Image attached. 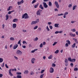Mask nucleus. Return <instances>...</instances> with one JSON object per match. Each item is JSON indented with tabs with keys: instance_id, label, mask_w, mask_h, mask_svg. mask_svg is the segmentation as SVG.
<instances>
[{
	"instance_id": "f257e3e1",
	"label": "nucleus",
	"mask_w": 78,
	"mask_h": 78,
	"mask_svg": "<svg viewBox=\"0 0 78 78\" xmlns=\"http://www.w3.org/2000/svg\"><path fill=\"white\" fill-rule=\"evenodd\" d=\"M29 17H28V14L27 13H25L23 15L22 18V19H28Z\"/></svg>"
},
{
	"instance_id": "c9c22d12",
	"label": "nucleus",
	"mask_w": 78,
	"mask_h": 78,
	"mask_svg": "<svg viewBox=\"0 0 78 78\" xmlns=\"http://www.w3.org/2000/svg\"><path fill=\"white\" fill-rule=\"evenodd\" d=\"M46 30L48 31H50V29L48 28V27L47 26L46 27Z\"/></svg>"
},
{
	"instance_id": "5fc2aeb1",
	"label": "nucleus",
	"mask_w": 78,
	"mask_h": 78,
	"mask_svg": "<svg viewBox=\"0 0 78 78\" xmlns=\"http://www.w3.org/2000/svg\"><path fill=\"white\" fill-rule=\"evenodd\" d=\"M49 28L50 30H52V29H53V27H52L51 26H49Z\"/></svg>"
},
{
	"instance_id": "052dcab7",
	"label": "nucleus",
	"mask_w": 78,
	"mask_h": 78,
	"mask_svg": "<svg viewBox=\"0 0 78 78\" xmlns=\"http://www.w3.org/2000/svg\"><path fill=\"white\" fill-rule=\"evenodd\" d=\"M65 66H68V62H65Z\"/></svg>"
},
{
	"instance_id": "9b49d317",
	"label": "nucleus",
	"mask_w": 78,
	"mask_h": 78,
	"mask_svg": "<svg viewBox=\"0 0 78 78\" xmlns=\"http://www.w3.org/2000/svg\"><path fill=\"white\" fill-rule=\"evenodd\" d=\"M24 2V1H23V0H22L20 2H18L17 3L18 5H20L21 4H22V3H23Z\"/></svg>"
},
{
	"instance_id": "6ab92c4d",
	"label": "nucleus",
	"mask_w": 78,
	"mask_h": 78,
	"mask_svg": "<svg viewBox=\"0 0 78 78\" xmlns=\"http://www.w3.org/2000/svg\"><path fill=\"white\" fill-rule=\"evenodd\" d=\"M37 49H34L33 50H32L31 51V52L33 53H34V52H35V51H37Z\"/></svg>"
},
{
	"instance_id": "cd10ccee",
	"label": "nucleus",
	"mask_w": 78,
	"mask_h": 78,
	"mask_svg": "<svg viewBox=\"0 0 78 78\" xmlns=\"http://www.w3.org/2000/svg\"><path fill=\"white\" fill-rule=\"evenodd\" d=\"M16 77L17 78H22V76L20 75H18Z\"/></svg>"
},
{
	"instance_id": "5701e85b",
	"label": "nucleus",
	"mask_w": 78,
	"mask_h": 78,
	"mask_svg": "<svg viewBox=\"0 0 78 78\" xmlns=\"http://www.w3.org/2000/svg\"><path fill=\"white\" fill-rule=\"evenodd\" d=\"M10 41H14L15 40L14 38L13 37H11L10 38Z\"/></svg>"
},
{
	"instance_id": "4be33fe9",
	"label": "nucleus",
	"mask_w": 78,
	"mask_h": 78,
	"mask_svg": "<svg viewBox=\"0 0 78 78\" xmlns=\"http://www.w3.org/2000/svg\"><path fill=\"white\" fill-rule=\"evenodd\" d=\"M39 8H40V9H44V7H42V5H40L39 6Z\"/></svg>"
},
{
	"instance_id": "58836bf2",
	"label": "nucleus",
	"mask_w": 78,
	"mask_h": 78,
	"mask_svg": "<svg viewBox=\"0 0 78 78\" xmlns=\"http://www.w3.org/2000/svg\"><path fill=\"white\" fill-rule=\"evenodd\" d=\"M38 28V26H36L34 28V30H36L37 28Z\"/></svg>"
},
{
	"instance_id": "4d7b16f0",
	"label": "nucleus",
	"mask_w": 78,
	"mask_h": 78,
	"mask_svg": "<svg viewBox=\"0 0 78 78\" xmlns=\"http://www.w3.org/2000/svg\"><path fill=\"white\" fill-rule=\"evenodd\" d=\"M65 46L66 47H68L69 46V44H68L67 43H66L65 44Z\"/></svg>"
},
{
	"instance_id": "3c124183",
	"label": "nucleus",
	"mask_w": 78,
	"mask_h": 78,
	"mask_svg": "<svg viewBox=\"0 0 78 78\" xmlns=\"http://www.w3.org/2000/svg\"><path fill=\"white\" fill-rule=\"evenodd\" d=\"M21 40H20L18 42V44H21Z\"/></svg>"
},
{
	"instance_id": "774afa93",
	"label": "nucleus",
	"mask_w": 78,
	"mask_h": 78,
	"mask_svg": "<svg viewBox=\"0 0 78 78\" xmlns=\"http://www.w3.org/2000/svg\"><path fill=\"white\" fill-rule=\"evenodd\" d=\"M43 1L44 2H48V1H49V0H43Z\"/></svg>"
},
{
	"instance_id": "a878e982",
	"label": "nucleus",
	"mask_w": 78,
	"mask_h": 78,
	"mask_svg": "<svg viewBox=\"0 0 78 78\" xmlns=\"http://www.w3.org/2000/svg\"><path fill=\"white\" fill-rule=\"evenodd\" d=\"M37 40H38V37H36L34 39V41H37Z\"/></svg>"
},
{
	"instance_id": "f704fd0d",
	"label": "nucleus",
	"mask_w": 78,
	"mask_h": 78,
	"mask_svg": "<svg viewBox=\"0 0 78 78\" xmlns=\"http://www.w3.org/2000/svg\"><path fill=\"white\" fill-rule=\"evenodd\" d=\"M72 6V5L71 4H70L68 5V7L69 8H70Z\"/></svg>"
},
{
	"instance_id": "e2e57ef3",
	"label": "nucleus",
	"mask_w": 78,
	"mask_h": 78,
	"mask_svg": "<svg viewBox=\"0 0 78 78\" xmlns=\"http://www.w3.org/2000/svg\"><path fill=\"white\" fill-rule=\"evenodd\" d=\"M48 25H51V24H52V23L50 22H49L48 23Z\"/></svg>"
},
{
	"instance_id": "1a4fd4ad",
	"label": "nucleus",
	"mask_w": 78,
	"mask_h": 78,
	"mask_svg": "<svg viewBox=\"0 0 78 78\" xmlns=\"http://www.w3.org/2000/svg\"><path fill=\"white\" fill-rule=\"evenodd\" d=\"M18 47V44H16L13 46V48L14 50H15V49H16V48H17Z\"/></svg>"
},
{
	"instance_id": "20e7f679",
	"label": "nucleus",
	"mask_w": 78,
	"mask_h": 78,
	"mask_svg": "<svg viewBox=\"0 0 78 78\" xmlns=\"http://www.w3.org/2000/svg\"><path fill=\"white\" fill-rule=\"evenodd\" d=\"M16 54L17 55H22V52L20 50H17L16 51Z\"/></svg>"
},
{
	"instance_id": "c03bdc74",
	"label": "nucleus",
	"mask_w": 78,
	"mask_h": 78,
	"mask_svg": "<svg viewBox=\"0 0 78 78\" xmlns=\"http://www.w3.org/2000/svg\"><path fill=\"white\" fill-rule=\"evenodd\" d=\"M11 8H12V6H10L9 8L7 9L8 11H10V9H11Z\"/></svg>"
},
{
	"instance_id": "0e129e2a",
	"label": "nucleus",
	"mask_w": 78,
	"mask_h": 78,
	"mask_svg": "<svg viewBox=\"0 0 78 78\" xmlns=\"http://www.w3.org/2000/svg\"><path fill=\"white\" fill-rule=\"evenodd\" d=\"M59 33V31H57L55 32V34H58Z\"/></svg>"
},
{
	"instance_id": "dca6fc26",
	"label": "nucleus",
	"mask_w": 78,
	"mask_h": 78,
	"mask_svg": "<svg viewBox=\"0 0 78 78\" xmlns=\"http://www.w3.org/2000/svg\"><path fill=\"white\" fill-rule=\"evenodd\" d=\"M18 21V19H17L15 18L13 20V22H17Z\"/></svg>"
},
{
	"instance_id": "f8f14e48",
	"label": "nucleus",
	"mask_w": 78,
	"mask_h": 78,
	"mask_svg": "<svg viewBox=\"0 0 78 78\" xmlns=\"http://www.w3.org/2000/svg\"><path fill=\"white\" fill-rule=\"evenodd\" d=\"M69 35L71 36H72V37H75V36H76L75 34H73L72 33H70Z\"/></svg>"
},
{
	"instance_id": "2f4dec72",
	"label": "nucleus",
	"mask_w": 78,
	"mask_h": 78,
	"mask_svg": "<svg viewBox=\"0 0 78 78\" xmlns=\"http://www.w3.org/2000/svg\"><path fill=\"white\" fill-rule=\"evenodd\" d=\"M36 0H34L32 2V4H34V3H36Z\"/></svg>"
},
{
	"instance_id": "c756f323",
	"label": "nucleus",
	"mask_w": 78,
	"mask_h": 78,
	"mask_svg": "<svg viewBox=\"0 0 78 78\" xmlns=\"http://www.w3.org/2000/svg\"><path fill=\"white\" fill-rule=\"evenodd\" d=\"M66 42L68 43V44L69 45L70 44V41L69 40H67Z\"/></svg>"
},
{
	"instance_id": "4468645a",
	"label": "nucleus",
	"mask_w": 78,
	"mask_h": 78,
	"mask_svg": "<svg viewBox=\"0 0 78 78\" xmlns=\"http://www.w3.org/2000/svg\"><path fill=\"white\" fill-rule=\"evenodd\" d=\"M37 23V21H32L31 24V25H33L34 24H36V23Z\"/></svg>"
},
{
	"instance_id": "0eeeda50",
	"label": "nucleus",
	"mask_w": 78,
	"mask_h": 78,
	"mask_svg": "<svg viewBox=\"0 0 78 78\" xmlns=\"http://www.w3.org/2000/svg\"><path fill=\"white\" fill-rule=\"evenodd\" d=\"M55 6H56L57 8H59V4H58V2L57 1H55Z\"/></svg>"
},
{
	"instance_id": "49530a36",
	"label": "nucleus",
	"mask_w": 78,
	"mask_h": 78,
	"mask_svg": "<svg viewBox=\"0 0 78 78\" xmlns=\"http://www.w3.org/2000/svg\"><path fill=\"white\" fill-rule=\"evenodd\" d=\"M5 66L7 69H8L9 68V67L8 66V65H7V64H5Z\"/></svg>"
},
{
	"instance_id": "603ef678",
	"label": "nucleus",
	"mask_w": 78,
	"mask_h": 78,
	"mask_svg": "<svg viewBox=\"0 0 78 78\" xmlns=\"http://www.w3.org/2000/svg\"><path fill=\"white\" fill-rule=\"evenodd\" d=\"M14 58L16 60H18V58H17V57L16 56H14Z\"/></svg>"
},
{
	"instance_id": "aec40b11",
	"label": "nucleus",
	"mask_w": 78,
	"mask_h": 78,
	"mask_svg": "<svg viewBox=\"0 0 78 78\" xmlns=\"http://www.w3.org/2000/svg\"><path fill=\"white\" fill-rule=\"evenodd\" d=\"M53 57V55H51L48 57V59H51L52 58V57Z\"/></svg>"
},
{
	"instance_id": "37998d69",
	"label": "nucleus",
	"mask_w": 78,
	"mask_h": 78,
	"mask_svg": "<svg viewBox=\"0 0 78 78\" xmlns=\"http://www.w3.org/2000/svg\"><path fill=\"white\" fill-rule=\"evenodd\" d=\"M75 61H76V59L75 58L73 59L72 60V62H75Z\"/></svg>"
},
{
	"instance_id": "2eb2a0df",
	"label": "nucleus",
	"mask_w": 78,
	"mask_h": 78,
	"mask_svg": "<svg viewBox=\"0 0 78 78\" xmlns=\"http://www.w3.org/2000/svg\"><path fill=\"white\" fill-rule=\"evenodd\" d=\"M6 19H5V20H8L9 19V16H8V15L7 14L5 16Z\"/></svg>"
},
{
	"instance_id": "4c0bfd02",
	"label": "nucleus",
	"mask_w": 78,
	"mask_h": 78,
	"mask_svg": "<svg viewBox=\"0 0 78 78\" xmlns=\"http://www.w3.org/2000/svg\"><path fill=\"white\" fill-rule=\"evenodd\" d=\"M44 74H41L40 76V77L41 78H43V77L44 76Z\"/></svg>"
},
{
	"instance_id": "39448f33",
	"label": "nucleus",
	"mask_w": 78,
	"mask_h": 78,
	"mask_svg": "<svg viewBox=\"0 0 78 78\" xmlns=\"http://www.w3.org/2000/svg\"><path fill=\"white\" fill-rule=\"evenodd\" d=\"M49 72L51 73H53L54 72V69L51 67L50 69Z\"/></svg>"
},
{
	"instance_id": "412c9836",
	"label": "nucleus",
	"mask_w": 78,
	"mask_h": 78,
	"mask_svg": "<svg viewBox=\"0 0 78 78\" xmlns=\"http://www.w3.org/2000/svg\"><path fill=\"white\" fill-rule=\"evenodd\" d=\"M48 4L49 6H52V3L51 2H49Z\"/></svg>"
},
{
	"instance_id": "338daca9",
	"label": "nucleus",
	"mask_w": 78,
	"mask_h": 78,
	"mask_svg": "<svg viewBox=\"0 0 78 78\" xmlns=\"http://www.w3.org/2000/svg\"><path fill=\"white\" fill-rule=\"evenodd\" d=\"M3 76V74H0V78H2Z\"/></svg>"
},
{
	"instance_id": "c85d7f7f",
	"label": "nucleus",
	"mask_w": 78,
	"mask_h": 78,
	"mask_svg": "<svg viewBox=\"0 0 78 78\" xmlns=\"http://www.w3.org/2000/svg\"><path fill=\"white\" fill-rule=\"evenodd\" d=\"M39 6V4H37V5H35L34 6V8H37V7Z\"/></svg>"
},
{
	"instance_id": "b1692460",
	"label": "nucleus",
	"mask_w": 78,
	"mask_h": 78,
	"mask_svg": "<svg viewBox=\"0 0 78 78\" xmlns=\"http://www.w3.org/2000/svg\"><path fill=\"white\" fill-rule=\"evenodd\" d=\"M75 45H76V43H74V44L73 45H72V48H75Z\"/></svg>"
},
{
	"instance_id": "a19ab883",
	"label": "nucleus",
	"mask_w": 78,
	"mask_h": 78,
	"mask_svg": "<svg viewBox=\"0 0 78 78\" xmlns=\"http://www.w3.org/2000/svg\"><path fill=\"white\" fill-rule=\"evenodd\" d=\"M30 74L31 75H34V73L33 71H31L30 73Z\"/></svg>"
},
{
	"instance_id": "864d4df0",
	"label": "nucleus",
	"mask_w": 78,
	"mask_h": 78,
	"mask_svg": "<svg viewBox=\"0 0 78 78\" xmlns=\"http://www.w3.org/2000/svg\"><path fill=\"white\" fill-rule=\"evenodd\" d=\"M23 44H27V43L26 42V41H23Z\"/></svg>"
},
{
	"instance_id": "de8ad7c7",
	"label": "nucleus",
	"mask_w": 78,
	"mask_h": 78,
	"mask_svg": "<svg viewBox=\"0 0 78 78\" xmlns=\"http://www.w3.org/2000/svg\"><path fill=\"white\" fill-rule=\"evenodd\" d=\"M45 71V69H43L41 71V73H43L44 71Z\"/></svg>"
},
{
	"instance_id": "72a5a7b5",
	"label": "nucleus",
	"mask_w": 78,
	"mask_h": 78,
	"mask_svg": "<svg viewBox=\"0 0 78 78\" xmlns=\"http://www.w3.org/2000/svg\"><path fill=\"white\" fill-rule=\"evenodd\" d=\"M68 60L69 61H70V62H72V58H68Z\"/></svg>"
},
{
	"instance_id": "9d476101",
	"label": "nucleus",
	"mask_w": 78,
	"mask_h": 78,
	"mask_svg": "<svg viewBox=\"0 0 78 78\" xmlns=\"http://www.w3.org/2000/svg\"><path fill=\"white\" fill-rule=\"evenodd\" d=\"M35 60H36V59L34 58H33L31 60V62L32 64H34V61H35Z\"/></svg>"
},
{
	"instance_id": "ddd939ff",
	"label": "nucleus",
	"mask_w": 78,
	"mask_h": 78,
	"mask_svg": "<svg viewBox=\"0 0 78 78\" xmlns=\"http://www.w3.org/2000/svg\"><path fill=\"white\" fill-rule=\"evenodd\" d=\"M59 24V23H55L54 24V26L56 28H58L59 27L58 26Z\"/></svg>"
},
{
	"instance_id": "6e6552de",
	"label": "nucleus",
	"mask_w": 78,
	"mask_h": 78,
	"mask_svg": "<svg viewBox=\"0 0 78 78\" xmlns=\"http://www.w3.org/2000/svg\"><path fill=\"white\" fill-rule=\"evenodd\" d=\"M69 14L68 12H66L64 14L63 18H66V15H67Z\"/></svg>"
},
{
	"instance_id": "e433bc0d",
	"label": "nucleus",
	"mask_w": 78,
	"mask_h": 78,
	"mask_svg": "<svg viewBox=\"0 0 78 78\" xmlns=\"http://www.w3.org/2000/svg\"><path fill=\"white\" fill-rule=\"evenodd\" d=\"M73 40L76 43H78V42H77V40L75 38H73Z\"/></svg>"
},
{
	"instance_id": "13d9d810",
	"label": "nucleus",
	"mask_w": 78,
	"mask_h": 78,
	"mask_svg": "<svg viewBox=\"0 0 78 78\" xmlns=\"http://www.w3.org/2000/svg\"><path fill=\"white\" fill-rule=\"evenodd\" d=\"M68 60L66 58H65V62H68Z\"/></svg>"
},
{
	"instance_id": "69168bd1",
	"label": "nucleus",
	"mask_w": 78,
	"mask_h": 78,
	"mask_svg": "<svg viewBox=\"0 0 78 78\" xmlns=\"http://www.w3.org/2000/svg\"><path fill=\"white\" fill-rule=\"evenodd\" d=\"M22 47L23 48H26V46L25 45H23L22 46Z\"/></svg>"
},
{
	"instance_id": "f3484780",
	"label": "nucleus",
	"mask_w": 78,
	"mask_h": 78,
	"mask_svg": "<svg viewBox=\"0 0 78 78\" xmlns=\"http://www.w3.org/2000/svg\"><path fill=\"white\" fill-rule=\"evenodd\" d=\"M24 73L26 74H28V70H26L24 71Z\"/></svg>"
},
{
	"instance_id": "09e8293b",
	"label": "nucleus",
	"mask_w": 78,
	"mask_h": 78,
	"mask_svg": "<svg viewBox=\"0 0 78 78\" xmlns=\"http://www.w3.org/2000/svg\"><path fill=\"white\" fill-rule=\"evenodd\" d=\"M78 68L76 67L75 68H74V71H77V70H78Z\"/></svg>"
},
{
	"instance_id": "6e6d98bb",
	"label": "nucleus",
	"mask_w": 78,
	"mask_h": 78,
	"mask_svg": "<svg viewBox=\"0 0 78 78\" xmlns=\"http://www.w3.org/2000/svg\"><path fill=\"white\" fill-rule=\"evenodd\" d=\"M64 15V14L63 13H61L60 14H58V16H63Z\"/></svg>"
},
{
	"instance_id": "79ce46f5",
	"label": "nucleus",
	"mask_w": 78,
	"mask_h": 78,
	"mask_svg": "<svg viewBox=\"0 0 78 78\" xmlns=\"http://www.w3.org/2000/svg\"><path fill=\"white\" fill-rule=\"evenodd\" d=\"M16 74L17 75H21L22 73L21 72H17L16 73Z\"/></svg>"
},
{
	"instance_id": "7c9ffc66",
	"label": "nucleus",
	"mask_w": 78,
	"mask_h": 78,
	"mask_svg": "<svg viewBox=\"0 0 78 78\" xmlns=\"http://www.w3.org/2000/svg\"><path fill=\"white\" fill-rule=\"evenodd\" d=\"M3 61V59L2 58H0V62H2Z\"/></svg>"
},
{
	"instance_id": "7ed1b4c3",
	"label": "nucleus",
	"mask_w": 78,
	"mask_h": 78,
	"mask_svg": "<svg viewBox=\"0 0 78 78\" xmlns=\"http://www.w3.org/2000/svg\"><path fill=\"white\" fill-rule=\"evenodd\" d=\"M42 11V10H41L40 9L38 10L37 12L36 13L37 16H41V13Z\"/></svg>"
},
{
	"instance_id": "bf43d9fd",
	"label": "nucleus",
	"mask_w": 78,
	"mask_h": 78,
	"mask_svg": "<svg viewBox=\"0 0 78 78\" xmlns=\"http://www.w3.org/2000/svg\"><path fill=\"white\" fill-rule=\"evenodd\" d=\"M70 66H71V67H73V63H71Z\"/></svg>"
},
{
	"instance_id": "423d86ee",
	"label": "nucleus",
	"mask_w": 78,
	"mask_h": 78,
	"mask_svg": "<svg viewBox=\"0 0 78 78\" xmlns=\"http://www.w3.org/2000/svg\"><path fill=\"white\" fill-rule=\"evenodd\" d=\"M43 5L44 8H48V5H47V4L46 2H43Z\"/></svg>"
},
{
	"instance_id": "473e14b6",
	"label": "nucleus",
	"mask_w": 78,
	"mask_h": 78,
	"mask_svg": "<svg viewBox=\"0 0 78 78\" xmlns=\"http://www.w3.org/2000/svg\"><path fill=\"white\" fill-rule=\"evenodd\" d=\"M55 54H57V53H59V50H57L55 52Z\"/></svg>"
},
{
	"instance_id": "393cba45",
	"label": "nucleus",
	"mask_w": 78,
	"mask_h": 78,
	"mask_svg": "<svg viewBox=\"0 0 78 78\" xmlns=\"http://www.w3.org/2000/svg\"><path fill=\"white\" fill-rule=\"evenodd\" d=\"M71 30L72 31V32H75V31H76V30L75 29H72Z\"/></svg>"
},
{
	"instance_id": "a18cd8bd",
	"label": "nucleus",
	"mask_w": 78,
	"mask_h": 78,
	"mask_svg": "<svg viewBox=\"0 0 78 78\" xmlns=\"http://www.w3.org/2000/svg\"><path fill=\"white\" fill-rule=\"evenodd\" d=\"M40 47H41V48H42L43 47V44H42V43H41L40 45Z\"/></svg>"
},
{
	"instance_id": "f03ea898",
	"label": "nucleus",
	"mask_w": 78,
	"mask_h": 78,
	"mask_svg": "<svg viewBox=\"0 0 78 78\" xmlns=\"http://www.w3.org/2000/svg\"><path fill=\"white\" fill-rule=\"evenodd\" d=\"M11 70L12 72H14V69H10L9 71V73L10 76H13V75L11 73Z\"/></svg>"
},
{
	"instance_id": "ea45409f",
	"label": "nucleus",
	"mask_w": 78,
	"mask_h": 78,
	"mask_svg": "<svg viewBox=\"0 0 78 78\" xmlns=\"http://www.w3.org/2000/svg\"><path fill=\"white\" fill-rule=\"evenodd\" d=\"M52 66L53 67H55L56 66V64L55 63H53L52 64Z\"/></svg>"
},
{
	"instance_id": "a211bd4d",
	"label": "nucleus",
	"mask_w": 78,
	"mask_h": 78,
	"mask_svg": "<svg viewBox=\"0 0 78 78\" xmlns=\"http://www.w3.org/2000/svg\"><path fill=\"white\" fill-rule=\"evenodd\" d=\"M12 28H16V24L14 23V24H13Z\"/></svg>"
},
{
	"instance_id": "680f3d73",
	"label": "nucleus",
	"mask_w": 78,
	"mask_h": 78,
	"mask_svg": "<svg viewBox=\"0 0 78 78\" xmlns=\"http://www.w3.org/2000/svg\"><path fill=\"white\" fill-rule=\"evenodd\" d=\"M5 64V63H3L2 64V65H1V66L2 67H4V64Z\"/></svg>"
},
{
	"instance_id": "bb28decb",
	"label": "nucleus",
	"mask_w": 78,
	"mask_h": 78,
	"mask_svg": "<svg viewBox=\"0 0 78 78\" xmlns=\"http://www.w3.org/2000/svg\"><path fill=\"white\" fill-rule=\"evenodd\" d=\"M76 5H74L73 8V10H75L76 9V8L77 7Z\"/></svg>"
},
{
	"instance_id": "8fccbe9b",
	"label": "nucleus",
	"mask_w": 78,
	"mask_h": 78,
	"mask_svg": "<svg viewBox=\"0 0 78 78\" xmlns=\"http://www.w3.org/2000/svg\"><path fill=\"white\" fill-rule=\"evenodd\" d=\"M57 42H55L54 44H52V45L53 46H54V45H55L57 44Z\"/></svg>"
}]
</instances>
